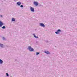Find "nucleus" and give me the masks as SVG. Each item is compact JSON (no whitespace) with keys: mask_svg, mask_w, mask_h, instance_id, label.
Segmentation results:
<instances>
[{"mask_svg":"<svg viewBox=\"0 0 77 77\" xmlns=\"http://www.w3.org/2000/svg\"><path fill=\"white\" fill-rule=\"evenodd\" d=\"M5 26H3L2 27V29H5Z\"/></svg>","mask_w":77,"mask_h":77,"instance_id":"nucleus-14","label":"nucleus"},{"mask_svg":"<svg viewBox=\"0 0 77 77\" xmlns=\"http://www.w3.org/2000/svg\"><path fill=\"white\" fill-rule=\"evenodd\" d=\"M17 4L19 6H20V5L21 4V2H18L17 3Z\"/></svg>","mask_w":77,"mask_h":77,"instance_id":"nucleus-6","label":"nucleus"},{"mask_svg":"<svg viewBox=\"0 0 77 77\" xmlns=\"http://www.w3.org/2000/svg\"><path fill=\"white\" fill-rule=\"evenodd\" d=\"M6 75L7 76H9V74L8 73H6Z\"/></svg>","mask_w":77,"mask_h":77,"instance_id":"nucleus-16","label":"nucleus"},{"mask_svg":"<svg viewBox=\"0 0 77 77\" xmlns=\"http://www.w3.org/2000/svg\"><path fill=\"white\" fill-rule=\"evenodd\" d=\"M12 21H15V19L13 18L12 19Z\"/></svg>","mask_w":77,"mask_h":77,"instance_id":"nucleus-10","label":"nucleus"},{"mask_svg":"<svg viewBox=\"0 0 77 77\" xmlns=\"http://www.w3.org/2000/svg\"><path fill=\"white\" fill-rule=\"evenodd\" d=\"M39 54V52H37L36 53V55H38V54Z\"/></svg>","mask_w":77,"mask_h":77,"instance_id":"nucleus-13","label":"nucleus"},{"mask_svg":"<svg viewBox=\"0 0 77 77\" xmlns=\"http://www.w3.org/2000/svg\"><path fill=\"white\" fill-rule=\"evenodd\" d=\"M40 25L42 27H45V25L43 23H40Z\"/></svg>","mask_w":77,"mask_h":77,"instance_id":"nucleus-4","label":"nucleus"},{"mask_svg":"<svg viewBox=\"0 0 77 77\" xmlns=\"http://www.w3.org/2000/svg\"><path fill=\"white\" fill-rule=\"evenodd\" d=\"M55 32V33H56V34H57V33H58V32Z\"/></svg>","mask_w":77,"mask_h":77,"instance_id":"nucleus-17","label":"nucleus"},{"mask_svg":"<svg viewBox=\"0 0 77 77\" xmlns=\"http://www.w3.org/2000/svg\"><path fill=\"white\" fill-rule=\"evenodd\" d=\"M0 47H3V44H0Z\"/></svg>","mask_w":77,"mask_h":77,"instance_id":"nucleus-11","label":"nucleus"},{"mask_svg":"<svg viewBox=\"0 0 77 77\" xmlns=\"http://www.w3.org/2000/svg\"><path fill=\"white\" fill-rule=\"evenodd\" d=\"M29 51H32L34 50L33 49V48H32V47H31V46L29 47Z\"/></svg>","mask_w":77,"mask_h":77,"instance_id":"nucleus-1","label":"nucleus"},{"mask_svg":"<svg viewBox=\"0 0 77 77\" xmlns=\"http://www.w3.org/2000/svg\"><path fill=\"white\" fill-rule=\"evenodd\" d=\"M45 53H46V54H50V53L49 52H48V51H45Z\"/></svg>","mask_w":77,"mask_h":77,"instance_id":"nucleus-7","label":"nucleus"},{"mask_svg":"<svg viewBox=\"0 0 77 77\" xmlns=\"http://www.w3.org/2000/svg\"><path fill=\"white\" fill-rule=\"evenodd\" d=\"M0 17H3V16H2V15H0Z\"/></svg>","mask_w":77,"mask_h":77,"instance_id":"nucleus-18","label":"nucleus"},{"mask_svg":"<svg viewBox=\"0 0 77 77\" xmlns=\"http://www.w3.org/2000/svg\"><path fill=\"white\" fill-rule=\"evenodd\" d=\"M0 63L1 64H2V63H3V60H0Z\"/></svg>","mask_w":77,"mask_h":77,"instance_id":"nucleus-8","label":"nucleus"},{"mask_svg":"<svg viewBox=\"0 0 77 77\" xmlns=\"http://www.w3.org/2000/svg\"><path fill=\"white\" fill-rule=\"evenodd\" d=\"M60 32V29H58L57 31V32Z\"/></svg>","mask_w":77,"mask_h":77,"instance_id":"nucleus-12","label":"nucleus"},{"mask_svg":"<svg viewBox=\"0 0 77 77\" xmlns=\"http://www.w3.org/2000/svg\"><path fill=\"white\" fill-rule=\"evenodd\" d=\"M3 25V23L2 21H0V26L1 27Z\"/></svg>","mask_w":77,"mask_h":77,"instance_id":"nucleus-5","label":"nucleus"},{"mask_svg":"<svg viewBox=\"0 0 77 77\" xmlns=\"http://www.w3.org/2000/svg\"><path fill=\"white\" fill-rule=\"evenodd\" d=\"M34 37L35 38H38V37L36 36L35 34H33Z\"/></svg>","mask_w":77,"mask_h":77,"instance_id":"nucleus-9","label":"nucleus"},{"mask_svg":"<svg viewBox=\"0 0 77 77\" xmlns=\"http://www.w3.org/2000/svg\"><path fill=\"white\" fill-rule=\"evenodd\" d=\"M34 4L35 6H37L38 5V3L37 2H34Z\"/></svg>","mask_w":77,"mask_h":77,"instance_id":"nucleus-2","label":"nucleus"},{"mask_svg":"<svg viewBox=\"0 0 77 77\" xmlns=\"http://www.w3.org/2000/svg\"><path fill=\"white\" fill-rule=\"evenodd\" d=\"M20 7H21V8H23V5H21Z\"/></svg>","mask_w":77,"mask_h":77,"instance_id":"nucleus-15","label":"nucleus"},{"mask_svg":"<svg viewBox=\"0 0 77 77\" xmlns=\"http://www.w3.org/2000/svg\"><path fill=\"white\" fill-rule=\"evenodd\" d=\"M31 11L32 12H34V8L32 7H31L30 8Z\"/></svg>","mask_w":77,"mask_h":77,"instance_id":"nucleus-3","label":"nucleus"}]
</instances>
